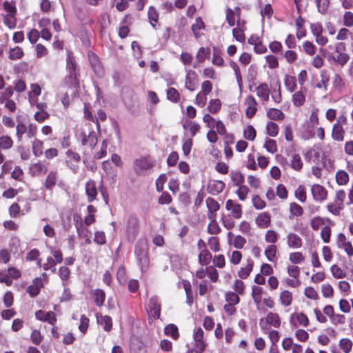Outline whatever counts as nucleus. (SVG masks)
I'll return each instance as SVG.
<instances>
[{
	"instance_id": "f257e3e1",
	"label": "nucleus",
	"mask_w": 353,
	"mask_h": 353,
	"mask_svg": "<svg viewBox=\"0 0 353 353\" xmlns=\"http://www.w3.org/2000/svg\"><path fill=\"white\" fill-rule=\"evenodd\" d=\"M15 136L19 143L23 140V137L26 134L28 139L35 137L37 134V126L34 123L26 125L23 121H18L16 125Z\"/></svg>"
},
{
	"instance_id": "f03ea898",
	"label": "nucleus",
	"mask_w": 353,
	"mask_h": 353,
	"mask_svg": "<svg viewBox=\"0 0 353 353\" xmlns=\"http://www.w3.org/2000/svg\"><path fill=\"white\" fill-rule=\"evenodd\" d=\"M134 254L142 270L149 267L148 247L145 241L139 240L137 242L134 248Z\"/></svg>"
},
{
	"instance_id": "7ed1b4c3",
	"label": "nucleus",
	"mask_w": 353,
	"mask_h": 353,
	"mask_svg": "<svg viewBox=\"0 0 353 353\" xmlns=\"http://www.w3.org/2000/svg\"><path fill=\"white\" fill-rule=\"evenodd\" d=\"M281 324V319L279 314L269 312L265 319H261L259 325L263 333H267L270 326L279 328Z\"/></svg>"
},
{
	"instance_id": "20e7f679",
	"label": "nucleus",
	"mask_w": 353,
	"mask_h": 353,
	"mask_svg": "<svg viewBox=\"0 0 353 353\" xmlns=\"http://www.w3.org/2000/svg\"><path fill=\"white\" fill-rule=\"evenodd\" d=\"M140 230V225L138 216L134 214H130L126 221V235L128 240L134 241Z\"/></svg>"
},
{
	"instance_id": "39448f33",
	"label": "nucleus",
	"mask_w": 353,
	"mask_h": 353,
	"mask_svg": "<svg viewBox=\"0 0 353 353\" xmlns=\"http://www.w3.org/2000/svg\"><path fill=\"white\" fill-rule=\"evenodd\" d=\"M193 339L194 341V352L203 353L208 344L204 340V332L201 327H198L194 330Z\"/></svg>"
},
{
	"instance_id": "423d86ee",
	"label": "nucleus",
	"mask_w": 353,
	"mask_h": 353,
	"mask_svg": "<svg viewBox=\"0 0 353 353\" xmlns=\"http://www.w3.org/2000/svg\"><path fill=\"white\" fill-rule=\"evenodd\" d=\"M65 155L67 157L65 163L68 167L74 174L77 173L79 170V164L81 160L80 154L72 150H68Z\"/></svg>"
},
{
	"instance_id": "0eeeda50",
	"label": "nucleus",
	"mask_w": 353,
	"mask_h": 353,
	"mask_svg": "<svg viewBox=\"0 0 353 353\" xmlns=\"http://www.w3.org/2000/svg\"><path fill=\"white\" fill-rule=\"evenodd\" d=\"M153 163L148 157H141L134 162V171L138 175H144L153 167Z\"/></svg>"
},
{
	"instance_id": "6e6552de",
	"label": "nucleus",
	"mask_w": 353,
	"mask_h": 353,
	"mask_svg": "<svg viewBox=\"0 0 353 353\" xmlns=\"http://www.w3.org/2000/svg\"><path fill=\"white\" fill-rule=\"evenodd\" d=\"M79 139L82 145L88 146L91 150H93L98 143L97 135L94 130L89 132L88 134L85 132L81 131L79 133Z\"/></svg>"
},
{
	"instance_id": "1a4fd4ad",
	"label": "nucleus",
	"mask_w": 353,
	"mask_h": 353,
	"mask_svg": "<svg viewBox=\"0 0 353 353\" xmlns=\"http://www.w3.org/2000/svg\"><path fill=\"white\" fill-rule=\"evenodd\" d=\"M48 163L39 160L36 163H31L29 166V174L31 176H40L47 173Z\"/></svg>"
},
{
	"instance_id": "9d476101",
	"label": "nucleus",
	"mask_w": 353,
	"mask_h": 353,
	"mask_svg": "<svg viewBox=\"0 0 353 353\" xmlns=\"http://www.w3.org/2000/svg\"><path fill=\"white\" fill-rule=\"evenodd\" d=\"M198 85V75L195 70L185 69V88L190 92L196 90Z\"/></svg>"
},
{
	"instance_id": "9b49d317",
	"label": "nucleus",
	"mask_w": 353,
	"mask_h": 353,
	"mask_svg": "<svg viewBox=\"0 0 353 353\" xmlns=\"http://www.w3.org/2000/svg\"><path fill=\"white\" fill-rule=\"evenodd\" d=\"M336 244L339 248L343 249L348 257L353 256V246L352 243L347 239L345 234L339 233L336 236Z\"/></svg>"
},
{
	"instance_id": "f8f14e48",
	"label": "nucleus",
	"mask_w": 353,
	"mask_h": 353,
	"mask_svg": "<svg viewBox=\"0 0 353 353\" xmlns=\"http://www.w3.org/2000/svg\"><path fill=\"white\" fill-rule=\"evenodd\" d=\"M161 303L157 296H152L150 300L148 307V313L154 319H158L161 316Z\"/></svg>"
},
{
	"instance_id": "ddd939ff",
	"label": "nucleus",
	"mask_w": 353,
	"mask_h": 353,
	"mask_svg": "<svg viewBox=\"0 0 353 353\" xmlns=\"http://www.w3.org/2000/svg\"><path fill=\"white\" fill-rule=\"evenodd\" d=\"M311 194L313 199L320 203L326 200L328 196L327 190L320 184H314L312 185Z\"/></svg>"
},
{
	"instance_id": "4468645a",
	"label": "nucleus",
	"mask_w": 353,
	"mask_h": 353,
	"mask_svg": "<svg viewBox=\"0 0 353 353\" xmlns=\"http://www.w3.org/2000/svg\"><path fill=\"white\" fill-rule=\"evenodd\" d=\"M79 72H68L64 78V83L68 88L79 89L80 87Z\"/></svg>"
},
{
	"instance_id": "2eb2a0df",
	"label": "nucleus",
	"mask_w": 353,
	"mask_h": 353,
	"mask_svg": "<svg viewBox=\"0 0 353 353\" xmlns=\"http://www.w3.org/2000/svg\"><path fill=\"white\" fill-rule=\"evenodd\" d=\"M35 317L37 320L47 322L52 325H54L57 321V315L52 311L46 312L39 310L35 312Z\"/></svg>"
},
{
	"instance_id": "dca6fc26",
	"label": "nucleus",
	"mask_w": 353,
	"mask_h": 353,
	"mask_svg": "<svg viewBox=\"0 0 353 353\" xmlns=\"http://www.w3.org/2000/svg\"><path fill=\"white\" fill-rule=\"evenodd\" d=\"M85 195L88 201L92 203L97 199L98 190L96 183L92 179H89L85 184Z\"/></svg>"
},
{
	"instance_id": "f3484780",
	"label": "nucleus",
	"mask_w": 353,
	"mask_h": 353,
	"mask_svg": "<svg viewBox=\"0 0 353 353\" xmlns=\"http://www.w3.org/2000/svg\"><path fill=\"white\" fill-rule=\"evenodd\" d=\"M225 209L231 212L234 219H239L242 216V206L232 199H228L225 203Z\"/></svg>"
},
{
	"instance_id": "a211bd4d",
	"label": "nucleus",
	"mask_w": 353,
	"mask_h": 353,
	"mask_svg": "<svg viewBox=\"0 0 353 353\" xmlns=\"http://www.w3.org/2000/svg\"><path fill=\"white\" fill-rule=\"evenodd\" d=\"M291 323L294 327L303 326L306 327L310 324V320L305 313L302 312H295L291 316Z\"/></svg>"
},
{
	"instance_id": "6ab92c4d",
	"label": "nucleus",
	"mask_w": 353,
	"mask_h": 353,
	"mask_svg": "<svg viewBox=\"0 0 353 353\" xmlns=\"http://www.w3.org/2000/svg\"><path fill=\"white\" fill-rule=\"evenodd\" d=\"M271 215L268 212L259 213L255 218L256 225L261 229H265L271 225Z\"/></svg>"
},
{
	"instance_id": "aec40b11",
	"label": "nucleus",
	"mask_w": 353,
	"mask_h": 353,
	"mask_svg": "<svg viewBox=\"0 0 353 353\" xmlns=\"http://www.w3.org/2000/svg\"><path fill=\"white\" fill-rule=\"evenodd\" d=\"M206 205L208 208L207 216L208 219L214 218L217 216V211L220 209L219 203L212 197H208L205 201Z\"/></svg>"
},
{
	"instance_id": "412c9836",
	"label": "nucleus",
	"mask_w": 353,
	"mask_h": 353,
	"mask_svg": "<svg viewBox=\"0 0 353 353\" xmlns=\"http://www.w3.org/2000/svg\"><path fill=\"white\" fill-rule=\"evenodd\" d=\"M147 16L151 26L154 30H157V27L159 26V13L157 9L153 6H150L148 10Z\"/></svg>"
},
{
	"instance_id": "4be33fe9",
	"label": "nucleus",
	"mask_w": 353,
	"mask_h": 353,
	"mask_svg": "<svg viewBox=\"0 0 353 353\" xmlns=\"http://www.w3.org/2000/svg\"><path fill=\"white\" fill-rule=\"evenodd\" d=\"M205 29V24L203 21L202 18L198 17L195 19L194 23H193L191 26V30L194 34V37L196 39H199L202 36L201 30H204Z\"/></svg>"
},
{
	"instance_id": "5701e85b",
	"label": "nucleus",
	"mask_w": 353,
	"mask_h": 353,
	"mask_svg": "<svg viewBox=\"0 0 353 353\" xmlns=\"http://www.w3.org/2000/svg\"><path fill=\"white\" fill-rule=\"evenodd\" d=\"M286 243L289 248H300L303 245L301 238L294 232H290L286 236Z\"/></svg>"
},
{
	"instance_id": "b1692460",
	"label": "nucleus",
	"mask_w": 353,
	"mask_h": 353,
	"mask_svg": "<svg viewBox=\"0 0 353 353\" xmlns=\"http://www.w3.org/2000/svg\"><path fill=\"white\" fill-rule=\"evenodd\" d=\"M307 88H301L300 90L295 92L292 97V101L295 107H301L306 101L305 92Z\"/></svg>"
},
{
	"instance_id": "393cba45",
	"label": "nucleus",
	"mask_w": 353,
	"mask_h": 353,
	"mask_svg": "<svg viewBox=\"0 0 353 353\" xmlns=\"http://www.w3.org/2000/svg\"><path fill=\"white\" fill-rule=\"evenodd\" d=\"M43 287V283L42 279L39 277L35 278L32 281V284L28 287L27 292L31 297H35L39 294Z\"/></svg>"
},
{
	"instance_id": "a878e982",
	"label": "nucleus",
	"mask_w": 353,
	"mask_h": 353,
	"mask_svg": "<svg viewBox=\"0 0 353 353\" xmlns=\"http://www.w3.org/2000/svg\"><path fill=\"white\" fill-rule=\"evenodd\" d=\"M90 64L95 73H100L103 70V66L99 57L93 52L88 53Z\"/></svg>"
},
{
	"instance_id": "bb28decb",
	"label": "nucleus",
	"mask_w": 353,
	"mask_h": 353,
	"mask_svg": "<svg viewBox=\"0 0 353 353\" xmlns=\"http://www.w3.org/2000/svg\"><path fill=\"white\" fill-rule=\"evenodd\" d=\"M225 186V183L221 180L211 181L208 185V191L211 194L216 195L223 190Z\"/></svg>"
},
{
	"instance_id": "cd10ccee",
	"label": "nucleus",
	"mask_w": 353,
	"mask_h": 353,
	"mask_svg": "<svg viewBox=\"0 0 353 353\" xmlns=\"http://www.w3.org/2000/svg\"><path fill=\"white\" fill-rule=\"evenodd\" d=\"M246 265L244 267H241L238 272V276L241 279H246L253 270L254 261L250 257H248L246 259Z\"/></svg>"
},
{
	"instance_id": "c85d7f7f",
	"label": "nucleus",
	"mask_w": 353,
	"mask_h": 353,
	"mask_svg": "<svg viewBox=\"0 0 353 353\" xmlns=\"http://www.w3.org/2000/svg\"><path fill=\"white\" fill-rule=\"evenodd\" d=\"M97 323L101 325L106 332H110L112 328V319L110 316L102 315L101 313L96 314Z\"/></svg>"
},
{
	"instance_id": "c756f323",
	"label": "nucleus",
	"mask_w": 353,
	"mask_h": 353,
	"mask_svg": "<svg viewBox=\"0 0 353 353\" xmlns=\"http://www.w3.org/2000/svg\"><path fill=\"white\" fill-rule=\"evenodd\" d=\"M256 96L264 101H268L270 90L266 83H261L256 88Z\"/></svg>"
},
{
	"instance_id": "7c9ffc66",
	"label": "nucleus",
	"mask_w": 353,
	"mask_h": 353,
	"mask_svg": "<svg viewBox=\"0 0 353 353\" xmlns=\"http://www.w3.org/2000/svg\"><path fill=\"white\" fill-rule=\"evenodd\" d=\"M325 223H329L330 225H334L332 221H331L329 218H323L319 216H314L310 220V227L314 231H316L319 229V228Z\"/></svg>"
},
{
	"instance_id": "2f4dec72",
	"label": "nucleus",
	"mask_w": 353,
	"mask_h": 353,
	"mask_svg": "<svg viewBox=\"0 0 353 353\" xmlns=\"http://www.w3.org/2000/svg\"><path fill=\"white\" fill-rule=\"evenodd\" d=\"M345 130L343 127L334 124L332 129L331 137L334 141L342 142L344 141Z\"/></svg>"
},
{
	"instance_id": "473e14b6",
	"label": "nucleus",
	"mask_w": 353,
	"mask_h": 353,
	"mask_svg": "<svg viewBox=\"0 0 353 353\" xmlns=\"http://www.w3.org/2000/svg\"><path fill=\"white\" fill-rule=\"evenodd\" d=\"M58 177L59 175L57 171H50L45 180V188L48 190H52L54 187L56 185Z\"/></svg>"
},
{
	"instance_id": "72a5a7b5",
	"label": "nucleus",
	"mask_w": 353,
	"mask_h": 353,
	"mask_svg": "<svg viewBox=\"0 0 353 353\" xmlns=\"http://www.w3.org/2000/svg\"><path fill=\"white\" fill-rule=\"evenodd\" d=\"M212 255L208 248L203 249L198 255V263L201 266H207L210 263Z\"/></svg>"
},
{
	"instance_id": "f704fd0d",
	"label": "nucleus",
	"mask_w": 353,
	"mask_h": 353,
	"mask_svg": "<svg viewBox=\"0 0 353 353\" xmlns=\"http://www.w3.org/2000/svg\"><path fill=\"white\" fill-rule=\"evenodd\" d=\"M279 301L283 307H288L293 301V294L288 290H283L280 292Z\"/></svg>"
},
{
	"instance_id": "c9c22d12",
	"label": "nucleus",
	"mask_w": 353,
	"mask_h": 353,
	"mask_svg": "<svg viewBox=\"0 0 353 353\" xmlns=\"http://www.w3.org/2000/svg\"><path fill=\"white\" fill-rule=\"evenodd\" d=\"M263 293V290L261 287L257 285L252 286L251 296L257 309H259V306L261 303Z\"/></svg>"
},
{
	"instance_id": "e433bc0d",
	"label": "nucleus",
	"mask_w": 353,
	"mask_h": 353,
	"mask_svg": "<svg viewBox=\"0 0 353 353\" xmlns=\"http://www.w3.org/2000/svg\"><path fill=\"white\" fill-rule=\"evenodd\" d=\"M31 141L32 151L35 157H39L43 154V142L36 138Z\"/></svg>"
},
{
	"instance_id": "4c0bfd02",
	"label": "nucleus",
	"mask_w": 353,
	"mask_h": 353,
	"mask_svg": "<svg viewBox=\"0 0 353 353\" xmlns=\"http://www.w3.org/2000/svg\"><path fill=\"white\" fill-rule=\"evenodd\" d=\"M183 128L189 130L191 137H194L200 131L201 126L198 123L185 119L183 124Z\"/></svg>"
},
{
	"instance_id": "58836bf2",
	"label": "nucleus",
	"mask_w": 353,
	"mask_h": 353,
	"mask_svg": "<svg viewBox=\"0 0 353 353\" xmlns=\"http://www.w3.org/2000/svg\"><path fill=\"white\" fill-rule=\"evenodd\" d=\"M289 211V218L290 219H293L294 217H300L304 213V210L302 206L296 202H292L290 203Z\"/></svg>"
},
{
	"instance_id": "ea45409f",
	"label": "nucleus",
	"mask_w": 353,
	"mask_h": 353,
	"mask_svg": "<svg viewBox=\"0 0 353 353\" xmlns=\"http://www.w3.org/2000/svg\"><path fill=\"white\" fill-rule=\"evenodd\" d=\"M283 82L288 92H294L296 90L297 88V83L296 79L294 76L285 74L284 76Z\"/></svg>"
},
{
	"instance_id": "a19ab883",
	"label": "nucleus",
	"mask_w": 353,
	"mask_h": 353,
	"mask_svg": "<svg viewBox=\"0 0 353 353\" xmlns=\"http://www.w3.org/2000/svg\"><path fill=\"white\" fill-rule=\"evenodd\" d=\"M278 253V248L276 245L270 244L264 250V254L267 259L270 262H274L276 260V254Z\"/></svg>"
},
{
	"instance_id": "79ce46f5",
	"label": "nucleus",
	"mask_w": 353,
	"mask_h": 353,
	"mask_svg": "<svg viewBox=\"0 0 353 353\" xmlns=\"http://www.w3.org/2000/svg\"><path fill=\"white\" fill-rule=\"evenodd\" d=\"M229 65L234 70L239 90H241L243 88V79L240 68L238 64L233 60L230 61Z\"/></svg>"
},
{
	"instance_id": "37998d69",
	"label": "nucleus",
	"mask_w": 353,
	"mask_h": 353,
	"mask_svg": "<svg viewBox=\"0 0 353 353\" xmlns=\"http://www.w3.org/2000/svg\"><path fill=\"white\" fill-rule=\"evenodd\" d=\"M210 56V48L201 47L199 48L196 54V62L199 63H203L206 59H209Z\"/></svg>"
},
{
	"instance_id": "c03bdc74",
	"label": "nucleus",
	"mask_w": 353,
	"mask_h": 353,
	"mask_svg": "<svg viewBox=\"0 0 353 353\" xmlns=\"http://www.w3.org/2000/svg\"><path fill=\"white\" fill-rule=\"evenodd\" d=\"M210 223L207 227V232L210 234L217 235L221 232V228L216 221V217L208 219Z\"/></svg>"
},
{
	"instance_id": "a18cd8bd",
	"label": "nucleus",
	"mask_w": 353,
	"mask_h": 353,
	"mask_svg": "<svg viewBox=\"0 0 353 353\" xmlns=\"http://www.w3.org/2000/svg\"><path fill=\"white\" fill-rule=\"evenodd\" d=\"M267 117L274 121H283L285 119L284 113L277 108H270L267 111Z\"/></svg>"
},
{
	"instance_id": "49530a36",
	"label": "nucleus",
	"mask_w": 353,
	"mask_h": 353,
	"mask_svg": "<svg viewBox=\"0 0 353 353\" xmlns=\"http://www.w3.org/2000/svg\"><path fill=\"white\" fill-rule=\"evenodd\" d=\"M335 179L339 185H345L349 182L350 176L346 171L341 170L336 172Z\"/></svg>"
},
{
	"instance_id": "de8ad7c7",
	"label": "nucleus",
	"mask_w": 353,
	"mask_h": 353,
	"mask_svg": "<svg viewBox=\"0 0 353 353\" xmlns=\"http://www.w3.org/2000/svg\"><path fill=\"white\" fill-rule=\"evenodd\" d=\"M92 295L94 296V303L99 307L102 306L105 299V292L101 289H95L92 292Z\"/></svg>"
},
{
	"instance_id": "09e8293b",
	"label": "nucleus",
	"mask_w": 353,
	"mask_h": 353,
	"mask_svg": "<svg viewBox=\"0 0 353 353\" xmlns=\"http://www.w3.org/2000/svg\"><path fill=\"white\" fill-rule=\"evenodd\" d=\"M14 141L9 135L0 136V150H8L13 147Z\"/></svg>"
},
{
	"instance_id": "8fccbe9b",
	"label": "nucleus",
	"mask_w": 353,
	"mask_h": 353,
	"mask_svg": "<svg viewBox=\"0 0 353 353\" xmlns=\"http://www.w3.org/2000/svg\"><path fill=\"white\" fill-rule=\"evenodd\" d=\"M349 38L353 40V32L347 27H343L339 30L336 39L338 41H345Z\"/></svg>"
},
{
	"instance_id": "3c124183",
	"label": "nucleus",
	"mask_w": 353,
	"mask_h": 353,
	"mask_svg": "<svg viewBox=\"0 0 353 353\" xmlns=\"http://www.w3.org/2000/svg\"><path fill=\"white\" fill-rule=\"evenodd\" d=\"M221 105L222 103L220 99H212L210 100L207 109L210 113L214 114L220 111Z\"/></svg>"
},
{
	"instance_id": "603ef678",
	"label": "nucleus",
	"mask_w": 353,
	"mask_h": 353,
	"mask_svg": "<svg viewBox=\"0 0 353 353\" xmlns=\"http://www.w3.org/2000/svg\"><path fill=\"white\" fill-rule=\"evenodd\" d=\"M279 237V233L274 230H268L264 234V239L267 243L274 244L278 241Z\"/></svg>"
},
{
	"instance_id": "864d4df0",
	"label": "nucleus",
	"mask_w": 353,
	"mask_h": 353,
	"mask_svg": "<svg viewBox=\"0 0 353 353\" xmlns=\"http://www.w3.org/2000/svg\"><path fill=\"white\" fill-rule=\"evenodd\" d=\"M303 163L301 157L298 154H294L292 157L290 167L292 170L299 172L302 170Z\"/></svg>"
},
{
	"instance_id": "5fc2aeb1",
	"label": "nucleus",
	"mask_w": 353,
	"mask_h": 353,
	"mask_svg": "<svg viewBox=\"0 0 353 353\" xmlns=\"http://www.w3.org/2000/svg\"><path fill=\"white\" fill-rule=\"evenodd\" d=\"M352 346L353 343L348 338H343L339 342V347L343 353H350Z\"/></svg>"
},
{
	"instance_id": "6e6d98bb",
	"label": "nucleus",
	"mask_w": 353,
	"mask_h": 353,
	"mask_svg": "<svg viewBox=\"0 0 353 353\" xmlns=\"http://www.w3.org/2000/svg\"><path fill=\"white\" fill-rule=\"evenodd\" d=\"M165 334L167 336H170L174 340H176L179 337V333L178 327L174 324H169L165 326L164 329Z\"/></svg>"
},
{
	"instance_id": "4d7b16f0",
	"label": "nucleus",
	"mask_w": 353,
	"mask_h": 353,
	"mask_svg": "<svg viewBox=\"0 0 353 353\" xmlns=\"http://www.w3.org/2000/svg\"><path fill=\"white\" fill-rule=\"evenodd\" d=\"M350 55L345 52L339 53L336 57H333L332 59L334 63L341 67L345 65L350 60Z\"/></svg>"
},
{
	"instance_id": "13d9d810",
	"label": "nucleus",
	"mask_w": 353,
	"mask_h": 353,
	"mask_svg": "<svg viewBox=\"0 0 353 353\" xmlns=\"http://www.w3.org/2000/svg\"><path fill=\"white\" fill-rule=\"evenodd\" d=\"M243 137L250 141H253L256 137V131L252 125H247L243 132Z\"/></svg>"
},
{
	"instance_id": "bf43d9fd",
	"label": "nucleus",
	"mask_w": 353,
	"mask_h": 353,
	"mask_svg": "<svg viewBox=\"0 0 353 353\" xmlns=\"http://www.w3.org/2000/svg\"><path fill=\"white\" fill-rule=\"evenodd\" d=\"M266 133L272 137H275L279 132V127L277 123L273 121H268L265 127Z\"/></svg>"
},
{
	"instance_id": "052dcab7",
	"label": "nucleus",
	"mask_w": 353,
	"mask_h": 353,
	"mask_svg": "<svg viewBox=\"0 0 353 353\" xmlns=\"http://www.w3.org/2000/svg\"><path fill=\"white\" fill-rule=\"evenodd\" d=\"M295 197L301 203H305L307 200L306 188L303 185H300L294 191Z\"/></svg>"
},
{
	"instance_id": "680f3d73",
	"label": "nucleus",
	"mask_w": 353,
	"mask_h": 353,
	"mask_svg": "<svg viewBox=\"0 0 353 353\" xmlns=\"http://www.w3.org/2000/svg\"><path fill=\"white\" fill-rule=\"evenodd\" d=\"M230 178L232 181L234 186H239L243 184L245 178L243 174L241 172H234L230 173Z\"/></svg>"
},
{
	"instance_id": "e2e57ef3",
	"label": "nucleus",
	"mask_w": 353,
	"mask_h": 353,
	"mask_svg": "<svg viewBox=\"0 0 353 353\" xmlns=\"http://www.w3.org/2000/svg\"><path fill=\"white\" fill-rule=\"evenodd\" d=\"M167 99L172 103H176L180 100V94L174 88H169L166 92Z\"/></svg>"
},
{
	"instance_id": "0e129e2a",
	"label": "nucleus",
	"mask_w": 353,
	"mask_h": 353,
	"mask_svg": "<svg viewBox=\"0 0 353 353\" xmlns=\"http://www.w3.org/2000/svg\"><path fill=\"white\" fill-rule=\"evenodd\" d=\"M332 225H330L329 223H327V225H324L321 228V238L322 241L325 243H328L330 241L331 234H332V230H331Z\"/></svg>"
},
{
	"instance_id": "69168bd1",
	"label": "nucleus",
	"mask_w": 353,
	"mask_h": 353,
	"mask_svg": "<svg viewBox=\"0 0 353 353\" xmlns=\"http://www.w3.org/2000/svg\"><path fill=\"white\" fill-rule=\"evenodd\" d=\"M208 244L210 249L214 252H219L221 250L220 239L218 236H210L208 239Z\"/></svg>"
},
{
	"instance_id": "338daca9",
	"label": "nucleus",
	"mask_w": 353,
	"mask_h": 353,
	"mask_svg": "<svg viewBox=\"0 0 353 353\" xmlns=\"http://www.w3.org/2000/svg\"><path fill=\"white\" fill-rule=\"evenodd\" d=\"M343 25L349 28L353 27V12L347 10L342 17Z\"/></svg>"
},
{
	"instance_id": "774afa93",
	"label": "nucleus",
	"mask_w": 353,
	"mask_h": 353,
	"mask_svg": "<svg viewBox=\"0 0 353 353\" xmlns=\"http://www.w3.org/2000/svg\"><path fill=\"white\" fill-rule=\"evenodd\" d=\"M330 271L332 272V275L335 279H343L346 276L345 272L341 268H340L339 265L336 264L332 265L331 266Z\"/></svg>"
}]
</instances>
